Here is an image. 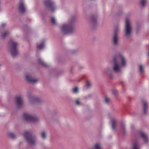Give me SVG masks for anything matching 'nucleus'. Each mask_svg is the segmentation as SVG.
Listing matches in <instances>:
<instances>
[{"label":"nucleus","mask_w":149,"mask_h":149,"mask_svg":"<svg viewBox=\"0 0 149 149\" xmlns=\"http://www.w3.org/2000/svg\"><path fill=\"white\" fill-rule=\"evenodd\" d=\"M113 58H116L117 62L120 60V65L122 67H125L126 66L127 61L124 57L122 55L119 54L114 56Z\"/></svg>","instance_id":"6e6552de"},{"label":"nucleus","mask_w":149,"mask_h":149,"mask_svg":"<svg viewBox=\"0 0 149 149\" xmlns=\"http://www.w3.org/2000/svg\"><path fill=\"white\" fill-rule=\"evenodd\" d=\"M113 71L116 73H119L122 72L121 67L120 64L117 62L116 58H113Z\"/></svg>","instance_id":"39448f33"},{"label":"nucleus","mask_w":149,"mask_h":149,"mask_svg":"<svg viewBox=\"0 0 149 149\" xmlns=\"http://www.w3.org/2000/svg\"><path fill=\"white\" fill-rule=\"evenodd\" d=\"M78 92V88L76 87L73 89V92L74 93H76Z\"/></svg>","instance_id":"cd10ccee"},{"label":"nucleus","mask_w":149,"mask_h":149,"mask_svg":"<svg viewBox=\"0 0 149 149\" xmlns=\"http://www.w3.org/2000/svg\"><path fill=\"white\" fill-rule=\"evenodd\" d=\"M51 21L52 22L53 24L55 25L56 24V20L55 19L54 17H52V19H51Z\"/></svg>","instance_id":"c85d7f7f"},{"label":"nucleus","mask_w":149,"mask_h":149,"mask_svg":"<svg viewBox=\"0 0 149 149\" xmlns=\"http://www.w3.org/2000/svg\"><path fill=\"white\" fill-rule=\"evenodd\" d=\"M44 3L50 11L53 12L56 8L54 3L51 0H46Z\"/></svg>","instance_id":"0eeeda50"},{"label":"nucleus","mask_w":149,"mask_h":149,"mask_svg":"<svg viewBox=\"0 0 149 149\" xmlns=\"http://www.w3.org/2000/svg\"><path fill=\"white\" fill-rule=\"evenodd\" d=\"M140 135L141 137L143 139L144 141L146 142L148 141L147 135L145 133L141 132H140Z\"/></svg>","instance_id":"f3484780"},{"label":"nucleus","mask_w":149,"mask_h":149,"mask_svg":"<svg viewBox=\"0 0 149 149\" xmlns=\"http://www.w3.org/2000/svg\"><path fill=\"white\" fill-rule=\"evenodd\" d=\"M24 137L27 142L30 145L34 144L36 142L35 137L29 132H25Z\"/></svg>","instance_id":"20e7f679"},{"label":"nucleus","mask_w":149,"mask_h":149,"mask_svg":"<svg viewBox=\"0 0 149 149\" xmlns=\"http://www.w3.org/2000/svg\"><path fill=\"white\" fill-rule=\"evenodd\" d=\"M133 149H140L138 145L136 143H134L133 145Z\"/></svg>","instance_id":"a878e982"},{"label":"nucleus","mask_w":149,"mask_h":149,"mask_svg":"<svg viewBox=\"0 0 149 149\" xmlns=\"http://www.w3.org/2000/svg\"><path fill=\"white\" fill-rule=\"evenodd\" d=\"M141 6L143 7H144L146 3H147V0H141Z\"/></svg>","instance_id":"393cba45"},{"label":"nucleus","mask_w":149,"mask_h":149,"mask_svg":"<svg viewBox=\"0 0 149 149\" xmlns=\"http://www.w3.org/2000/svg\"><path fill=\"white\" fill-rule=\"evenodd\" d=\"M112 128L113 130H115L116 129V123L115 120L114 119H113L112 120Z\"/></svg>","instance_id":"b1692460"},{"label":"nucleus","mask_w":149,"mask_h":149,"mask_svg":"<svg viewBox=\"0 0 149 149\" xmlns=\"http://www.w3.org/2000/svg\"><path fill=\"white\" fill-rule=\"evenodd\" d=\"M113 71L110 68L107 67L105 71L106 74L111 79H112L114 77V75L113 73Z\"/></svg>","instance_id":"ddd939ff"},{"label":"nucleus","mask_w":149,"mask_h":149,"mask_svg":"<svg viewBox=\"0 0 149 149\" xmlns=\"http://www.w3.org/2000/svg\"><path fill=\"white\" fill-rule=\"evenodd\" d=\"M24 119L26 121L33 123H36L39 121V119L38 117L33 116L28 113H25L23 115Z\"/></svg>","instance_id":"423d86ee"},{"label":"nucleus","mask_w":149,"mask_h":149,"mask_svg":"<svg viewBox=\"0 0 149 149\" xmlns=\"http://www.w3.org/2000/svg\"><path fill=\"white\" fill-rule=\"evenodd\" d=\"M29 104H33L35 103L39 102H40V100L37 97H29Z\"/></svg>","instance_id":"4468645a"},{"label":"nucleus","mask_w":149,"mask_h":149,"mask_svg":"<svg viewBox=\"0 0 149 149\" xmlns=\"http://www.w3.org/2000/svg\"><path fill=\"white\" fill-rule=\"evenodd\" d=\"M90 22L93 26H95L97 23V17L94 15L91 16V17Z\"/></svg>","instance_id":"dca6fc26"},{"label":"nucleus","mask_w":149,"mask_h":149,"mask_svg":"<svg viewBox=\"0 0 149 149\" xmlns=\"http://www.w3.org/2000/svg\"><path fill=\"white\" fill-rule=\"evenodd\" d=\"M20 0L18 6L19 10L21 13H23L26 11V7L23 0Z\"/></svg>","instance_id":"9d476101"},{"label":"nucleus","mask_w":149,"mask_h":149,"mask_svg":"<svg viewBox=\"0 0 149 149\" xmlns=\"http://www.w3.org/2000/svg\"><path fill=\"white\" fill-rule=\"evenodd\" d=\"M45 46V41H43L40 44H38L37 46L38 49H41L44 47Z\"/></svg>","instance_id":"aec40b11"},{"label":"nucleus","mask_w":149,"mask_h":149,"mask_svg":"<svg viewBox=\"0 0 149 149\" xmlns=\"http://www.w3.org/2000/svg\"><path fill=\"white\" fill-rule=\"evenodd\" d=\"M26 80L29 82L32 83H35L37 82L39 80L38 79H33L30 74L26 73L25 75Z\"/></svg>","instance_id":"1a4fd4ad"},{"label":"nucleus","mask_w":149,"mask_h":149,"mask_svg":"<svg viewBox=\"0 0 149 149\" xmlns=\"http://www.w3.org/2000/svg\"><path fill=\"white\" fill-rule=\"evenodd\" d=\"M9 33L10 32L8 31H5L1 34V37L3 38H4L6 36L9 35Z\"/></svg>","instance_id":"4be33fe9"},{"label":"nucleus","mask_w":149,"mask_h":149,"mask_svg":"<svg viewBox=\"0 0 149 149\" xmlns=\"http://www.w3.org/2000/svg\"><path fill=\"white\" fill-rule=\"evenodd\" d=\"M76 104L77 105H79L81 103L78 100H77L76 101Z\"/></svg>","instance_id":"72a5a7b5"},{"label":"nucleus","mask_w":149,"mask_h":149,"mask_svg":"<svg viewBox=\"0 0 149 149\" xmlns=\"http://www.w3.org/2000/svg\"><path fill=\"white\" fill-rule=\"evenodd\" d=\"M112 41L113 44L115 46H117L119 44V39L118 36H113Z\"/></svg>","instance_id":"2eb2a0df"},{"label":"nucleus","mask_w":149,"mask_h":149,"mask_svg":"<svg viewBox=\"0 0 149 149\" xmlns=\"http://www.w3.org/2000/svg\"><path fill=\"white\" fill-rule=\"evenodd\" d=\"M16 102L18 108L21 107L23 105V99L21 97H17L16 98Z\"/></svg>","instance_id":"9b49d317"},{"label":"nucleus","mask_w":149,"mask_h":149,"mask_svg":"<svg viewBox=\"0 0 149 149\" xmlns=\"http://www.w3.org/2000/svg\"><path fill=\"white\" fill-rule=\"evenodd\" d=\"M110 102V99L107 97H106L105 100V102L106 104H109Z\"/></svg>","instance_id":"2f4dec72"},{"label":"nucleus","mask_w":149,"mask_h":149,"mask_svg":"<svg viewBox=\"0 0 149 149\" xmlns=\"http://www.w3.org/2000/svg\"><path fill=\"white\" fill-rule=\"evenodd\" d=\"M142 102L143 104V112L144 114H146L147 112L148 103L146 100H142Z\"/></svg>","instance_id":"f8f14e48"},{"label":"nucleus","mask_w":149,"mask_h":149,"mask_svg":"<svg viewBox=\"0 0 149 149\" xmlns=\"http://www.w3.org/2000/svg\"><path fill=\"white\" fill-rule=\"evenodd\" d=\"M10 49L9 52L13 57L17 56L18 53L17 49L18 43L13 41H12L10 42Z\"/></svg>","instance_id":"7ed1b4c3"},{"label":"nucleus","mask_w":149,"mask_h":149,"mask_svg":"<svg viewBox=\"0 0 149 149\" xmlns=\"http://www.w3.org/2000/svg\"><path fill=\"white\" fill-rule=\"evenodd\" d=\"M41 136L43 139H45L46 136V134L44 132H42L41 133Z\"/></svg>","instance_id":"c756f323"},{"label":"nucleus","mask_w":149,"mask_h":149,"mask_svg":"<svg viewBox=\"0 0 149 149\" xmlns=\"http://www.w3.org/2000/svg\"><path fill=\"white\" fill-rule=\"evenodd\" d=\"M139 72L141 74H143L144 72V67L141 64L139 65Z\"/></svg>","instance_id":"a211bd4d"},{"label":"nucleus","mask_w":149,"mask_h":149,"mask_svg":"<svg viewBox=\"0 0 149 149\" xmlns=\"http://www.w3.org/2000/svg\"><path fill=\"white\" fill-rule=\"evenodd\" d=\"M91 83L89 81H87L86 84V86L87 87L89 88L91 87Z\"/></svg>","instance_id":"473e14b6"},{"label":"nucleus","mask_w":149,"mask_h":149,"mask_svg":"<svg viewBox=\"0 0 149 149\" xmlns=\"http://www.w3.org/2000/svg\"><path fill=\"white\" fill-rule=\"evenodd\" d=\"M6 26V23H2L0 26V29L1 30L5 27Z\"/></svg>","instance_id":"7c9ffc66"},{"label":"nucleus","mask_w":149,"mask_h":149,"mask_svg":"<svg viewBox=\"0 0 149 149\" xmlns=\"http://www.w3.org/2000/svg\"><path fill=\"white\" fill-rule=\"evenodd\" d=\"M8 136L13 139H15L16 137V135L14 134L12 132L8 133Z\"/></svg>","instance_id":"5701e85b"},{"label":"nucleus","mask_w":149,"mask_h":149,"mask_svg":"<svg viewBox=\"0 0 149 149\" xmlns=\"http://www.w3.org/2000/svg\"><path fill=\"white\" fill-rule=\"evenodd\" d=\"M74 18H71L68 22L63 24L61 26V30L64 34H69L74 31L73 25Z\"/></svg>","instance_id":"f257e3e1"},{"label":"nucleus","mask_w":149,"mask_h":149,"mask_svg":"<svg viewBox=\"0 0 149 149\" xmlns=\"http://www.w3.org/2000/svg\"><path fill=\"white\" fill-rule=\"evenodd\" d=\"M38 62L40 63L42 65L45 66H46L47 65L46 64L44 63V62L42 61L40 58H39L38 60Z\"/></svg>","instance_id":"bb28decb"},{"label":"nucleus","mask_w":149,"mask_h":149,"mask_svg":"<svg viewBox=\"0 0 149 149\" xmlns=\"http://www.w3.org/2000/svg\"><path fill=\"white\" fill-rule=\"evenodd\" d=\"M132 30L131 21L129 18H126L125 19V36L127 37H129L132 33Z\"/></svg>","instance_id":"f03ea898"},{"label":"nucleus","mask_w":149,"mask_h":149,"mask_svg":"<svg viewBox=\"0 0 149 149\" xmlns=\"http://www.w3.org/2000/svg\"><path fill=\"white\" fill-rule=\"evenodd\" d=\"M120 29L119 27H117L115 28L114 30L113 36H118V34L120 31Z\"/></svg>","instance_id":"6ab92c4d"},{"label":"nucleus","mask_w":149,"mask_h":149,"mask_svg":"<svg viewBox=\"0 0 149 149\" xmlns=\"http://www.w3.org/2000/svg\"><path fill=\"white\" fill-rule=\"evenodd\" d=\"M90 149H102L100 144L99 143H97L95 144L94 146L91 147Z\"/></svg>","instance_id":"412c9836"},{"label":"nucleus","mask_w":149,"mask_h":149,"mask_svg":"<svg viewBox=\"0 0 149 149\" xmlns=\"http://www.w3.org/2000/svg\"><path fill=\"white\" fill-rule=\"evenodd\" d=\"M148 55H149V49H148Z\"/></svg>","instance_id":"f704fd0d"}]
</instances>
